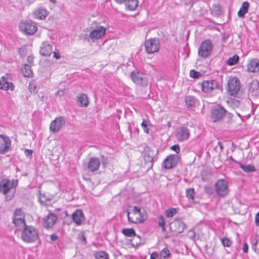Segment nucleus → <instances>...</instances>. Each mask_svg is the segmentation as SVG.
<instances>
[{"instance_id":"obj_7","label":"nucleus","mask_w":259,"mask_h":259,"mask_svg":"<svg viewBox=\"0 0 259 259\" xmlns=\"http://www.w3.org/2000/svg\"><path fill=\"white\" fill-rule=\"evenodd\" d=\"M213 45L209 39L202 41L198 49V55L203 58H207L211 53Z\"/></svg>"},{"instance_id":"obj_36","label":"nucleus","mask_w":259,"mask_h":259,"mask_svg":"<svg viewBox=\"0 0 259 259\" xmlns=\"http://www.w3.org/2000/svg\"><path fill=\"white\" fill-rule=\"evenodd\" d=\"M212 13L214 15L218 16L222 13L221 7L219 5H214L212 6Z\"/></svg>"},{"instance_id":"obj_3","label":"nucleus","mask_w":259,"mask_h":259,"mask_svg":"<svg viewBox=\"0 0 259 259\" xmlns=\"http://www.w3.org/2000/svg\"><path fill=\"white\" fill-rule=\"evenodd\" d=\"M202 91L204 93H209L213 91H223L222 82L217 79H211L210 80H204L201 83Z\"/></svg>"},{"instance_id":"obj_5","label":"nucleus","mask_w":259,"mask_h":259,"mask_svg":"<svg viewBox=\"0 0 259 259\" xmlns=\"http://www.w3.org/2000/svg\"><path fill=\"white\" fill-rule=\"evenodd\" d=\"M227 113V111L221 105H217L211 111V119L213 122L222 120Z\"/></svg>"},{"instance_id":"obj_8","label":"nucleus","mask_w":259,"mask_h":259,"mask_svg":"<svg viewBox=\"0 0 259 259\" xmlns=\"http://www.w3.org/2000/svg\"><path fill=\"white\" fill-rule=\"evenodd\" d=\"M186 227L187 226L180 220H175L169 224V229L175 236L182 233Z\"/></svg>"},{"instance_id":"obj_51","label":"nucleus","mask_w":259,"mask_h":259,"mask_svg":"<svg viewBox=\"0 0 259 259\" xmlns=\"http://www.w3.org/2000/svg\"><path fill=\"white\" fill-rule=\"evenodd\" d=\"M10 185L11 189L13 188H16L18 185V181L17 180H13L12 181H10Z\"/></svg>"},{"instance_id":"obj_26","label":"nucleus","mask_w":259,"mask_h":259,"mask_svg":"<svg viewBox=\"0 0 259 259\" xmlns=\"http://www.w3.org/2000/svg\"><path fill=\"white\" fill-rule=\"evenodd\" d=\"M77 104L81 107H87L89 104L87 96L84 94H81L77 97Z\"/></svg>"},{"instance_id":"obj_18","label":"nucleus","mask_w":259,"mask_h":259,"mask_svg":"<svg viewBox=\"0 0 259 259\" xmlns=\"http://www.w3.org/2000/svg\"><path fill=\"white\" fill-rule=\"evenodd\" d=\"M249 94L253 97H259V82L253 80L249 84Z\"/></svg>"},{"instance_id":"obj_45","label":"nucleus","mask_w":259,"mask_h":259,"mask_svg":"<svg viewBox=\"0 0 259 259\" xmlns=\"http://www.w3.org/2000/svg\"><path fill=\"white\" fill-rule=\"evenodd\" d=\"M204 190L205 193L208 195H212L214 192L212 187L208 185L204 186Z\"/></svg>"},{"instance_id":"obj_53","label":"nucleus","mask_w":259,"mask_h":259,"mask_svg":"<svg viewBox=\"0 0 259 259\" xmlns=\"http://www.w3.org/2000/svg\"><path fill=\"white\" fill-rule=\"evenodd\" d=\"M78 237L81 242H83L84 244L87 243L86 238L83 233H81L80 235H79Z\"/></svg>"},{"instance_id":"obj_6","label":"nucleus","mask_w":259,"mask_h":259,"mask_svg":"<svg viewBox=\"0 0 259 259\" xmlns=\"http://www.w3.org/2000/svg\"><path fill=\"white\" fill-rule=\"evenodd\" d=\"M145 52L148 54H153L159 51L160 42L158 38H153L145 40Z\"/></svg>"},{"instance_id":"obj_56","label":"nucleus","mask_w":259,"mask_h":259,"mask_svg":"<svg viewBox=\"0 0 259 259\" xmlns=\"http://www.w3.org/2000/svg\"><path fill=\"white\" fill-rule=\"evenodd\" d=\"M255 222L257 226H259V212H258L255 217Z\"/></svg>"},{"instance_id":"obj_9","label":"nucleus","mask_w":259,"mask_h":259,"mask_svg":"<svg viewBox=\"0 0 259 259\" xmlns=\"http://www.w3.org/2000/svg\"><path fill=\"white\" fill-rule=\"evenodd\" d=\"M19 28L21 31L28 35L33 34L37 30V27L35 23L28 21L21 22L19 24Z\"/></svg>"},{"instance_id":"obj_38","label":"nucleus","mask_w":259,"mask_h":259,"mask_svg":"<svg viewBox=\"0 0 259 259\" xmlns=\"http://www.w3.org/2000/svg\"><path fill=\"white\" fill-rule=\"evenodd\" d=\"M186 196L189 199L193 200L194 199L195 192L193 188H189L186 190Z\"/></svg>"},{"instance_id":"obj_40","label":"nucleus","mask_w":259,"mask_h":259,"mask_svg":"<svg viewBox=\"0 0 259 259\" xmlns=\"http://www.w3.org/2000/svg\"><path fill=\"white\" fill-rule=\"evenodd\" d=\"M221 242L224 247H230L232 244L231 241L227 237L222 238Z\"/></svg>"},{"instance_id":"obj_62","label":"nucleus","mask_w":259,"mask_h":259,"mask_svg":"<svg viewBox=\"0 0 259 259\" xmlns=\"http://www.w3.org/2000/svg\"><path fill=\"white\" fill-rule=\"evenodd\" d=\"M233 105L236 107H238L241 105V102L238 100H234L233 101Z\"/></svg>"},{"instance_id":"obj_43","label":"nucleus","mask_w":259,"mask_h":259,"mask_svg":"<svg viewBox=\"0 0 259 259\" xmlns=\"http://www.w3.org/2000/svg\"><path fill=\"white\" fill-rule=\"evenodd\" d=\"M157 220V223L159 227H163V225H165V220L163 216L160 215L158 217Z\"/></svg>"},{"instance_id":"obj_27","label":"nucleus","mask_w":259,"mask_h":259,"mask_svg":"<svg viewBox=\"0 0 259 259\" xmlns=\"http://www.w3.org/2000/svg\"><path fill=\"white\" fill-rule=\"evenodd\" d=\"M249 4L248 2H244L242 3L241 7L238 12V16L240 18H243L244 15L248 12Z\"/></svg>"},{"instance_id":"obj_44","label":"nucleus","mask_w":259,"mask_h":259,"mask_svg":"<svg viewBox=\"0 0 259 259\" xmlns=\"http://www.w3.org/2000/svg\"><path fill=\"white\" fill-rule=\"evenodd\" d=\"M252 249L257 253L259 254V240H257L252 245Z\"/></svg>"},{"instance_id":"obj_2","label":"nucleus","mask_w":259,"mask_h":259,"mask_svg":"<svg viewBox=\"0 0 259 259\" xmlns=\"http://www.w3.org/2000/svg\"><path fill=\"white\" fill-rule=\"evenodd\" d=\"M214 187L215 194L220 198H225L230 191L227 181L223 179H218L215 183Z\"/></svg>"},{"instance_id":"obj_17","label":"nucleus","mask_w":259,"mask_h":259,"mask_svg":"<svg viewBox=\"0 0 259 259\" xmlns=\"http://www.w3.org/2000/svg\"><path fill=\"white\" fill-rule=\"evenodd\" d=\"M40 54L44 56H50L53 53V46L48 41L42 42L40 49Z\"/></svg>"},{"instance_id":"obj_33","label":"nucleus","mask_w":259,"mask_h":259,"mask_svg":"<svg viewBox=\"0 0 259 259\" xmlns=\"http://www.w3.org/2000/svg\"><path fill=\"white\" fill-rule=\"evenodd\" d=\"M239 60V57L237 55H235L232 57H230L226 61V63L229 66H233L238 63Z\"/></svg>"},{"instance_id":"obj_59","label":"nucleus","mask_w":259,"mask_h":259,"mask_svg":"<svg viewBox=\"0 0 259 259\" xmlns=\"http://www.w3.org/2000/svg\"><path fill=\"white\" fill-rule=\"evenodd\" d=\"M35 86L34 84H30L29 86V89L30 92H34L35 90Z\"/></svg>"},{"instance_id":"obj_55","label":"nucleus","mask_w":259,"mask_h":259,"mask_svg":"<svg viewBox=\"0 0 259 259\" xmlns=\"http://www.w3.org/2000/svg\"><path fill=\"white\" fill-rule=\"evenodd\" d=\"M150 259H159V254L156 252H153L150 255Z\"/></svg>"},{"instance_id":"obj_24","label":"nucleus","mask_w":259,"mask_h":259,"mask_svg":"<svg viewBox=\"0 0 259 259\" xmlns=\"http://www.w3.org/2000/svg\"><path fill=\"white\" fill-rule=\"evenodd\" d=\"M121 232L126 237H137L139 240V242H137L136 243L137 245H138L140 244L141 238L139 235L136 234L135 231L133 228H123L122 229Z\"/></svg>"},{"instance_id":"obj_21","label":"nucleus","mask_w":259,"mask_h":259,"mask_svg":"<svg viewBox=\"0 0 259 259\" xmlns=\"http://www.w3.org/2000/svg\"><path fill=\"white\" fill-rule=\"evenodd\" d=\"M14 85L12 82H10L8 81V78L5 76H2L0 79V89L3 90H8L13 91Z\"/></svg>"},{"instance_id":"obj_22","label":"nucleus","mask_w":259,"mask_h":259,"mask_svg":"<svg viewBox=\"0 0 259 259\" xmlns=\"http://www.w3.org/2000/svg\"><path fill=\"white\" fill-rule=\"evenodd\" d=\"M83 219V213L80 209L76 210L72 214V219L77 225H80Z\"/></svg>"},{"instance_id":"obj_63","label":"nucleus","mask_w":259,"mask_h":259,"mask_svg":"<svg viewBox=\"0 0 259 259\" xmlns=\"http://www.w3.org/2000/svg\"><path fill=\"white\" fill-rule=\"evenodd\" d=\"M229 35L228 34H224L222 36V40L223 41H226V40L229 38Z\"/></svg>"},{"instance_id":"obj_42","label":"nucleus","mask_w":259,"mask_h":259,"mask_svg":"<svg viewBox=\"0 0 259 259\" xmlns=\"http://www.w3.org/2000/svg\"><path fill=\"white\" fill-rule=\"evenodd\" d=\"M47 16V12L45 9H40L38 11V17L40 19H45Z\"/></svg>"},{"instance_id":"obj_29","label":"nucleus","mask_w":259,"mask_h":259,"mask_svg":"<svg viewBox=\"0 0 259 259\" xmlns=\"http://www.w3.org/2000/svg\"><path fill=\"white\" fill-rule=\"evenodd\" d=\"M126 8L129 10H135L138 6V0H127L124 3Z\"/></svg>"},{"instance_id":"obj_39","label":"nucleus","mask_w":259,"mask_h":259,"mask_svg":"<svg viewBox=\"0 0 259 259\" xmlns=\"http://www.w3.org/2000/svg\"><path fill=\"white\" fill-rule=\"evenodd\" d=\"M160 254L164 258H167L170 256V253L169 249L165 247L161 251Z\"/></svg>"},{"instance_id":"obj_4","label":"nucleus","mask_w":259,"mask_h":259,"mask_svg":"<svg viewBox=\"0 0 259 259\" xmlns=\"http://www.w3.org/2000/svg\"><path fill=\"white\" fill-rule=\"evenodd\" d=\"M10 186L9 179H4L0 181V192L5 195L6 201L11 200L14 196L15 191L12 192Z\"/></svg>"},{"instance_id":"obj_48","label":"nucleus","mask_w":259,"mask_h":259,"mask_svg":"<svg viewBox=\"0 0 259 259\" xmlns=\"http://www.w3.org/2000/svg\"><path fill=\"white\" fill-rule=\"evenodd\" d=\"M52 198H46L45 195H40L39 201L42 203H47V201H51Z\"/></svg>"},{"instance_id":"obj_13","label":"nucleus","mask_w":259,"mask_h":259,"mask_svg":"<svg viewBox=\"0 0 259 259\" xmlns=\"http://www.w3.org/2000/svg\"><path fill=\"white\" fill-rule=\"evenodd\" d=\"M11 145V141L8 136L0 135V154H4L7 153Z\"/></svg>"},{"instance_id":"obj_32","label":"nucleus","mask_w":259,"mask_h":259,"mask_svg":"<svg viewBox=\"0 0 259 259\" xmlns=\"http://www.w3.org/2000/svg\"><path fill=\"white\" fill-rule=\"evenodd\" d=\"M22 72L25 77H31L32 76V70L30 65L25 64L22 69Z\"/></svg>"},{"instance_id":"obj_28","label":"nucleus","mask_w":259,"mask_h":259,"mask_svg":"<svg viewBox=\"0 0 259 259\" xmlns=\"http://www.w3.org/2000/svg\"><path fill=\"white\" fill-rule=\"evenodd\" d=\"M238 165L242 170L246 173L253 172L256 170L255 166L252 164L244 165L241 162H238Z\"/></svg>"},{"instance_id":"obj_1","label":"nucleus","mask_w":259,"mask_h":259,"mask_svg":"<svg viewBox=\"0 0 259 259\" xmlns=\"http://www.w3.org/2000/svg\"><path fill=\"white\" fill-rule=\"evenodd\" d=\"M21 232V239L26 243L34 242L38 239V231L32 226L27 225Z\"/></svg>"},{"instance_id":"obj_50","label":"nucleus","mask_w":259,"mask_h":259,"mask_svg":"<svg viewBox=\"0 0 259 259\" xmlns=\"http://www.w3.org/2000/svg\"><path fill=\"white\" fill-rule=\"evenodd\" d=\"M170 149L175 151L177 154L179 153L180 151V146L178 144H176L171 146Z\"/></svg>"},{"instance_id":"obj_10","label":"nucleus","mask_w":259,"mask_h":259,"mask_svg":"<svg viewBox=\"0 0 259 259\" xmlns=\"http://www.w3.org/2000/svg\"><path fill=\"white\" fill-rule=\"evenodd\" d=\"M240 88L239 80L237 77H233L228 82V92L232 96L236 95Z\"/></svg>"},{"instance_id":"obj_47","label":"nucleus","mask_w":259,"mask_h":259,"mask_svg":"<svg viewBox=\"0 0 259 259\" xmlns=\"http://www.w3.org/2000/svg\"><path fill=\"white\" fill-rule=\"evenodd\" d=\"M148 121L145 119H144L142 123H141V126L143 128L144 132L146 133H149V129L147 127Z\"/></svg>"},{"instance_id":"obj_12","label":"nucleus","mask_w":259,"mask_h":259,"mask_svg":"<svg viewBox=\"0 0 259 259\" xmlns=\"http://www.w3.org/2000/svg\"><path fill=\"white\" fill-rule=\"evenodd\" d=\"M131 77L133 81L137 84L146 85L147 79L144 74L135 70L131 73Z\"/></svg>"},{"instance_id":"obj_25","label":"nucleus","mask_w":259,"mask_h":259,"mask_svg":"<svg viewBox=\"0 0 259 259\" xmlns=\"http://www.w3.org/2000/svg\"><path fill=\"white\" fill-rule=\"evenodd\" d=\"M248 71L256 72L259 71V61L257 59H253L250 61L247 65Z\"/></svg>"},{"instance_id":"obj_16","label":"nucleus","mask_w":259,"mask_h":259,"mask_svg":"<svg viewBox=\"0 0 259 259\" xmlns=\"http://www.w3.org/2000/svg\"><path fill=\"white\" fill-rule=\"evenodd\" d=\"M106 31V29L104 27L98 26L90 33L89 37L93 40L99 39L105 34Z\"/></svg>"},{"instance_id":"obj_19","label":"nucleus","mask_w":259,"mask_h":259,"mask_svg":"<svg viewBox=\"0 0 259 259\" xmlns=\"http://www.w3.org/2000/svg\"><path fill=\"white\" fill-rule=\"evenodd\" d=\"M58 218L52 213H49L46 218H44V226L46 228L52 227L56 223Z\"/></svg>"},{"instance_id":"obj_34","label":"nucleus","mask_w":259,"mask_h":259,"mask_svg":"<svg viewBox=\"0 0 259 259\" xmlns=\"http://www.w3.org/2000/svg\"><path fill=\"white\" fill-rule=\"evenodd\" d=\"M24 219L25 215L24 212L22 211V209L20 208H17L14 211L13 214V219H19V218Z\"/></svg>"},{"instance_id":"obj_61","label":"nucleus","mask_w":259,"mask_h":259,"mask_svg":"<svg viewBox=\"0 0 259 259\" xmlns=\"http://www.w3.org/2000/svg\"><path fill=\"white\" fill-rule=\"evenodd\" d=\"M18 54L20 56H23L24 53V49L23 48H19L18 50Z\"/></svg>"},{"instance_id":"obj_41","label":"nucleus","mask_w":259,"mask_h":259,"mask_svg":"<svg viewBox=\"0 0 259 259\" xmlns=\"http://www.w3.org/2000/svg\"><path fill=\"white\" fill-rule=\"evenodd\" d=\"M190 75L191 77L196 79L199 78L201 76V73L195 70H191L190 72Z\"/></svg>"},{"instance_id":"obj_30","label":"nucleus","mask_w":259,"mask_h":259,"mask_svg":"<svg viewBox=\"0 0 259 259\" xmlns=\"http://www.w3.org/2000/svg\"><path fill=\"white\" fill-rule=\"evenodd\" d=\"M185 101L188 108L195 107L197 99L192 96H187L185 97Z\"/></svg>"},{"instance_id":"obj_14","label":"nucleus","mask_w":259,"mask_h":259,"mask_svg":"<svg viewBox=\"0 0 259 259\" xmlns=\"http://www.w3.org/2000/svg\"><path fill=\"white\" fill-rule=\"evenodd\" d=\"M179 157L176 154H170L163 162V166L165 169H170L177 165Z\"/></svg>"},{"instance_id":"obj_31","label":"nucleus","mask_w":259,"mask_h":259,"mask_svg":"<svg viewBox=\"0 0 259 259\" xmlns=\"http://www.w3.org/2000/svg\"><path fill=\"white\" fill-rule=\"evenodd\" d=\"M13 223L19 228V229H21V230L23 228L27 226L24 219H22L20 218L19 219H13Z\"/></svg>"},{"instance_id":"obj_64","label":"nucleus","mask_w":259,"mask_h":259,"mask_svg":"<svg viewBox=\"0 0 259 259\" xmlns=\"http://www.w3.org/2000/svg\"><path fill=\"white\" fill-rule=\"evenodd\" d=\"M27 60L29 63H32L33 61V57L31 56H28Z\"/></svg>"},{"instance_id":"obj_23","label":"nucleus","mask_w":259,"mask_h":259,"mask_svg":"<svg viewBox=\"0 0 259 259\" xmlns=\"http://www.w3.org/2000/svg\"><path fill=\"white\" fill-rule=\"evenodd\" d=\"M138 215H139V218H137L136 220L134 221L132 217H130V212L127 211V215L128 221L130 222L136 224L138 223H143L147 219V215L144 210L143 211L141 210V213H138Z\"/></svg>"},{"instance_id":"obj_35","label":"nucleus","mask_w":259,"mask_h":259,"mask_svg":"<svg viewBox=\"0 0 259 259\" xmlns=\"http://www.w3.org/2000/svg\"><path fill=\"white\" fill-rule=\"evenodd\" d=\"M177 212V209L174 208H169L165 211V215L166 218H171Z\"/></svg>"},{"instance_id":"obj_52","label":"nucleus","mask_w":259,"mask_h":259,"mask_svg":"<svg viewBox=\"0 0 259 259\" xmlns=\"http://www.w3.org/2000/svg\"><path fill=\"white\" fill-rule=\"evenodd\" d=\"M238 115V116H239L240 117H241V118L243 120V118H245L246 119H248L249 117H250V114L249 113H247V114H245L244 113H242V114H240V113H236Z\"/></svg>"},{"instance_id":"obj_11","label":"nucleus","mask_w":259,"mask_h":259,"mask_svg":"<svg viewBox=\"0 0 259 259\" xmlns=\"http://www.w3.org/2000/svg\"><path fill=\"white\" fill-rule=\"evenodd\" d=\"M190 135V130L185 126L178 127L176 130V138L179 142H182L189 139Z\"/></svg>"},{"instance_id":"obj_60","label":"nucleus","mask_w":259,"mask_h":259,"mask_svg":"<svg viewBox=\"0 0 259 259\" xmlns=\"http://www.w3.org/2000/svg\"><path fill=\"white\" fill-rule=\"evenodd\" d=\"M248 249V246L246 243H245L243 247V251L244 253H247Z\"/></svg>"},{"instance_id":"obj_15","label":"nucleus","mask_w":259,"mask_h":259,"mask_svg":"<svg viewBox=\"0 0 259 259\" xmlns=\"http://www.w3.org/2000/svg\"><path fill=\"white\" fill-rule=\"evenodd\" d=\"M65 124V121L64 117L62 116L58 117L51 122L50 129L52 132L56 133L60 131L62 126L64 125Z\"/></svg>"},{"instance_id":"obj_57","label":"nucleus","mask_w":259,"mask_h":259,"mask_svg":"<svg viewBox=\"0 0 259 259\" xmlns=\"http://www.w3.org/2000/svg\"><path fill=\"white\" fill-rule=\"evenodd\" d=\"M50 238L52 241L54 242L57 240L58 236L55 234H53L50 235Z\"/></svg>"},{"instance_id":"obj_54","label":"nucleus","mask_w":259,"mask_h":259,"mask_svg":"<svg viewBox=\"0 0 259 259\" xmlns=\"http://www.w3.org/2000/svg\"><path fill=\"white\" fill-rule=\"evenodd\" d=\"M32 150L30 149H25L24 151L25 155L29 157H31L32 156Z\"/></svg>"},{"instance_id":"obj_20","label":"nucleus","mask_w":259,"mask_h":259,"mask_svg":"<svg viewBox=\"0 0 259 259\" xmlns=\"http://www.w3.org/2000/svg\"><path fill=\"white\" fill-rule=\"evenodd\" d=\"M100 165L99 159L96 157H91L90 158L88 167L90 171L94 172L97 170Z\"/></svg>"},{"instance_id":"obj_46","label":"nucleus","mask_w":259,"mask_h":259,"mask_svg":"<svg viewBox=\"0 0 259 259\" xmlns=\"http://www.w3.org/2000/svg\"><path fill=\"white\" fill-rule=\"evenodd\" d=\"M144 159L146 163H150V166H152L153 165V158L152 156L149 155H146L144 156Z\"/></svg>"},{"instance_id":"obj_37","label":"nucleus","mask_w":259,"mask_h":259,"mask_svg":"<svg viewBox=\"0 0 259 259\" xmlns=\"http://www.w3.org/2000/svg\"><path fill=\"white\" fill-rule=\"evenodd\" d=\"M95 256L96 259H109L108 254L103 251L97 252Z\"/></svg>"},{"instance_id":"obj_58","label":"nucleus","mask_w":259,"mask_h":259,"mask_svg":"<svg viewBox=\"0 0 259 259\" xmlns=\"http://www.w3.org/2000/svg\"><path fill=\"white\" fill-rule=\"evenodd\" d=\"M53 57L57 59H59L60 58V54H59V52H56V51H54L53 52Z\"/></svg>"},{"instance_id":"obj_49","label":"nucleus","mask_w":259,"mask_h":259,"mask_svg":"<svg viewBox=\"0 0 259 259\" xmlns=\"http://www.w3.org/2000/svg\"><path fill=\"white\" fill-rule=\"evenodd\" d=\"M132 212L134 215H138V213H141V209L138 207L135 206L133 207Z\"/></svg>"}]
</instances>
